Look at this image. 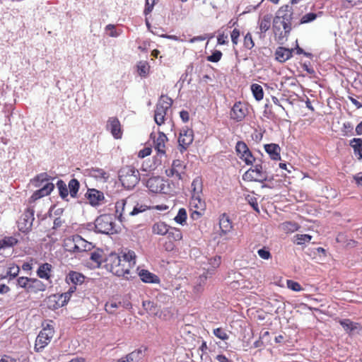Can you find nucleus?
<instances>
[{
    "label": "nucleus",
    "instance_id": "1",
    "mask_svg": "<svg viewBox=\"0 0 362 362\" xmlns=\"http://www.w3.org/2000/svg\"><path fill=\"white\" fill-rule=\"evenodd\" d=\"M121 256L115 252H111L104 259L105 267L118 276H124L129 273V269L136 264L135 252L131 250L122 253Z\"/></svg>",
    "mask_w": 362,
    "mask_h": 362
},
{
    "label": "nucleus",
    "instance_id": "2",
    "mask_svg": "<svg viewBox=\"0 0 362 362\" xmlns=\"http://www.w3.org/2000/svg\"><path fill=\"white\" fill-rule=\"evenodd\" d=\"M118 177L124 188L132 189L139 183L140 174L134 167L125 165L118 171Z\"/></svg>",
    "mask_w": 362,
    "mask_h": 362
},
{
    "label": "nucleus",
    "instance_id": "3",
    "mask_svg": "<svg viewBox=\"0 0 362 362\" xmlns=\"http://www.w3.org/2000/svg\"><path fill=\"white\" fill-rule=\"evenodd\" d=\"M296 18V17L294 15L291 6L287 4L281 6L273 19L274 31H280L279 23H281V21L293 23Z\"/></svg>",
    "mask_w": 362,
    "mask_h": 362
},
{
    "label": "nucleus",
    "instance_id": "4",
    "mask_svg": "<svg viewBox=\"0 0 362 362\" xmlns=\"http://www.w3.org/2000/svg\"><path fill=\"white\" fill-rule=\"evenodd\" d=\"M172 105L173 100L170 98L161 95L156 105L154 113V121L158 126L164 123L167 111L171 107Z\"/></svg>",
    "mask_w": 362,
    "mask_h": 362
},
{
    "label": "nucleus",
    "instance_id": "5",
    "mask_svg": "<svg viewBox=\"0 0 362 362\" xmlns=\"http://www.w3.org/2000/svg\"><path fill=\"white\" fill-rule=\"evenodd\" d=\"M194 141V132L192 129L185 127H183L180 132L178 137V145L180 153H183L187 149L189 145Z\"/></svg>",
    "mask_w": 362,
    "mask_h": 362
},
{
    "label": "nucleus",
    "instance_id": "6",
    "mask_svg": "<svg viewBox=\"0 0 362 362\" xmlns=\"http://www.w3.org/2000/svg\"><path fill=\"white\" fill-rule=\"evenodd\" d=\"M53 335L54 330L49 326L41 330L35 341V350L40 351L44 349L50 342Z\"/></svg>",
    "mask_w": 362,
    "mask_h": 362
},
{
    "label": "nucleus",
    "instance_id": "7",
    "mask_svg": "<svg viewBox=\"0 0 362 362\" xmlns=\"http://www.w3.org/2000/svg\"><path fill=\"white\" fill-rule=\"evenodd\" d=\"M146 187L153 193H167L165 191V181L159 176H154L148 179Z\"/></svg>",
    "mask_w": 362,
    "mask_h": 362
},
{
    "label": "nucleus",
    "instance_id": "8",
    "mask_svg": "<svg viewBox=\"0 0 362 362\" xmlns=\"http://www.w3.org/2000/svg\"><path fill=\"white\" fill-rule=\"evenodd\" d=\"M107 130L110 131L115 139L122 138V131L119 120L116 117H110L106 124Z\"/></svg>",
    "mask_w": 362,
    "mask_h": 362
},
{
    "label": "nucleus",
    "instance_id": "9",
    "mask_svg": "<svg viewBox=\"0 0 362 362\" xmlns=\"http://www.w3.org/2000/svg\"><path fill=\"white\" fill-rule=\"evenodd\" d=\"M85 196L92 206H99L105 200L103 192L93 188L88 189Z\"/></svg>",
    "mask_w": 362,
    "mask_h": 362
},
{
    "label": "nucleus",
    "instance_id": "10",
    "mask_svg": "<svg viewBox=\"0 0 362 362\" xmlns=\"http://www.w3.org/2000/svg\"><path fill=\"white\" fill-rule=\"evenodd\" d=\"M230 118L237 122L242 121L246 116V108L245 105L240 102H236L231 110H230Z\"/></svg>",
    "mask_w": 362,
    "mask_h": 362
},
{
    "label": "nucleus",
    "instance_id": "11",
    "mask_svg": "<svg viewBox=\"0 0 362 362\" xmlns=\"http://www.w3.org/2000/svg\"><path fill=\"white\" fill-rule=\"evenodd\" d=\"M252 170L256 175L255 177L257 180V182L262 183L264 181L273 180V177L270 176L266 170H264L262 163L255 164L253 168H252Z\"/></svg>",
    "mask_w": 362,
    "mask_h": 362
},
{
    "label": "nucleus",
    "instance_id": "12",
    "mask_svg": "<svg viewBox=\"0 0 362 362\" xmlns=\"http://www.w3.org/2000/svg\"><path fill=\"white\" fill-rule=\"evenodd\" d=\"M280 31H274L275 34H278L279 41L287 40L291 31L292 30L293 23H288L285 21H281L279 23Z\"/></svg>",
    "mask_w": 362,
    "mask_h": 362
},
{
    "label": "nucleus",
    "instance_id": "13",
    "mask_svg": "<svg viewBox=\"0 0 362 362\" xmlns=\"http://www.w3.org/2000/svg\"><path fill=\"white\" fill-rule=\"evenodd\" d=\"M142 350L136 349L121 358L112 360V362H138L142 358Z\"/></svg>",
    "mask_w": 362,
    "mask_h": 362
},
{
    "label": "nucleus",
    "instance_id": "14",
    "mask_svg": "<svg viewBox=\"0 0 362 362\" xmlns=\"http://www.w3.org/2000/svg\"><path fill=\"white\" fill-rule=\"evenodd\" d=\"M293 49L279 47L275 52V58L279 62H285L292 57Z\"/></svg>",
    "mask_w": 362,
    "mask_h": 362
},
{
    "label": "nucleus",
    "instance_id": "15",
    "mask_svg": "<svg viewBox=\"0 0 362 362\" xmlns=\"http://www.w3.org/2000/svg\"><path fill=\"white\" fill-rule=\"evenodd\" d=\"M265 151L269 154L270 158L274 160H280V146L276 144H267L264 146Z\"/></svg>",
    "mask_w": 362,
    "mask_h": 362
},
{
    "label": "nucleus",
    "instance_id": "16",
    "mask_svg": "<svg viewBox=\"0 0 362 362\" xmlns=\"http://www.w3.org/2000/svg\"><path fill=\"white\" fill-rule=\"evenodd\" d=\"M34 214L35 211L33 209H27L21 215L18 223L24 225L25 226H33L35 221Z\"/></svg>",
    "mask_w": 362,
    "mask_h": 362
},
{
    "label": "nucleus",
    "instance_id": "17",
    "mask_svg": "<svg viewBox=\"0 0 362 362\" xmlns=\"http://www.w3.org/2000/svg\"><path fill=\"white\" fill-rule=\"evenodd\" d=\"M158 136L154 140L155 149L157 150L158 154H165V143L168 140L166 135L161 132H158Z\"/></svg>",
    "mask_w": 362,
    "mask_h": 362
},
{
    "label": "nucleus",
    "instance_id": "18",
    "mask_svg": "<svg viewBox=\"0 0 362 362\" xmlns=\"http://www.w3.org/2000/svg\"><path fill=\"white\" fill-rule=\"evenodd\" d=\"M221 258L220 256H215L208 259V267H204L207 274L211 276L214 274V270L218 268L221 264Z\"/></svg>",
    "mask_w": 362,
    "mask_h": 362
},
{
    "label": "nucleus",
    "instance_id": "19",
    "mask_svg": "<svg viewBox=\"0 0 362 362\" xmlns=\"http://www.w3.org/2000/svg\"><path fill=\"white\" fill-rule=\"evenodd\" d=\"M349 145L354 150L355 156L358 160H362V139L354 138L350 140Z\"/></svg>",
    "mask_w": 362,
    "mask_h": 362
},
{
    "label": "nucleus",
    "instance_id": "20",
    "mask_svg": "<svg viewBox=\"0 0 362 362\" xmlns=\"http://www.w3.org/2000/svg\"><path fill=\"white\" fill-rule=\"evenodd\" d=\"M76 252L89 251L92 249L93 245L79 235H76Z\"/></svg>",
    "mask_w": 362,
    "mask_h": 362
},
{
    "label": "nucleus",
    "instance_id": "21",
    "mask_svg": "<svg viewBox=\"0 0 362 362\" xmlns=\"http://www.w3.org/2000/svg\"><path fill=\"white\" fill-rule=\"evenodd\" d=\"M192 194V196L199 197L202 194L203 182L201 177H196L191 184Z\"/></svg>",
    "mask_w": 362,
    "mask_h": 362
},
{
    "label": "nucleus",
    "instance_id": "22",
    "mask_svg": "<svg viewBox=\"0 0 362 362\" xmlns=\"http://www.w3.org/2000/svg\"><path fill=\"white\" fill-rule=\"evenodd\" d=\"M55 177L49 175L47 173H41L37 175L33 179V182H34V185L36 187H40L41 185L45 182H49V181H53Z\"/></svg>",
    "mask_w": 362,
    "mask_h": 362
},
{
    "label": "nucleus",
    "instance_id": "23",
    "mask_svg": "<svg viewBox=\"0 0 362 362\" xmlns=\"http://www.w3.org/2000/svg\"><path fill=\"white\" fill-rule=\"evenodd\" d=\"M125 205L126 201L124 199L118 201L115 204V214L121 223L125 221V217L124 216L125 214Z\"/></svg>",
    "mask_w": 362,
    "mask_h": 362
},
{
    "label": "nucleus",
    "instance_id": "24",
    "mask_svg": "<svg viewBox=\"0 0 362 362\" xmlns=\"http://www.w3.org/2000/svg\"><path fill=\"white\" fill-rule=\"evenodd\" d=\"M56 186L58 189L59 195L62 199L68 201L69 190L68 185L62 180H58Z\"/></svg>",
    "mask_w": 362,
    "mask_h": 362
},
{
    "label": "nucleus",
    "instance_id": "25",
    "mask_svg": "<svg viewBox=\"0 0 362 362\" xmlns=\"http://www.w3.org/2000/svg\"><path fill=\"white\" fill-rule=\"evenodd\" d=\"M211 277L209 274H207L206 272H204L202 274L199 275L198 277L196 284L194 287V291L196 293H200L202 292L204 289V286L206 284V279Z\"/></svg>",
    "mask_w": 362,
    "mask_h": 362
},
{
    "label": "nucleus",
    "instance_id": "26",
    "mask_svg": "<svg viewBox=\"0 0 362 362\" xmlns=\"http://www.w3.org/2000/svg\"><path fill=\"white\" fill-rule=\"evenodd\" d=\"M139 274L141 281L145 283H158L159 281L157 276L147 270L143 269L139 272Z\"/></svg>",
    "mask_w": 362,
    "mask_h": 362
},
{
    "label": "nucleus",
    "instance_id": "27",
    "mask_svg": "<svg viewBox=\"0 0 362 362\" xmlns=\"http://www.w3.org/2000/svg\"><path fill=\"white\" fill-rule=\"evenodd\" d=\"M80 188V182L76 178H72L68 183V190L71 197L76 198Z\"/></svg>",
    "mask_w": 362,
    "mask_h": 362
},
{
    "label": "nucleus",
    "instance_id": "28",
    "mask_svg": "<svg viewBox=\"0 0 362 362\" xmlns=\"http://www.w3.org/2000/svg\"><path fill=\"white\" fill-rule=\"evenodd\" d=\"M52 269V265L48 263H45L40 266L37 271V276L41 279H48L49 278V272Z\"/></svg>",
    "mask_w": 362,
    "mask_h": 362
},
{
    "label": "nucleus",
    "instance_id": "29",
    "mask_svg": "<svg viewBox=\"0 0 362 362\" xmlns=\"http://www.w3.org/2000/svg\"><path fill=\"white\" fill-rule=\"evenodd\" d=\"M165 233L170 241L180 240L182 238V233L178 228H168Z\"/></svg>",
    "mask_w": 362,
    "mask_h": 362
},
{
    "label": "nucleus",
    "instance_id": "30",
    "mask_svg": "<svg viewBox=\"0 0 362 362\" xmlns=\"http://www.w3.org/2000/svg\"><path fill=\"white\" fill-rule=\"evenodd\" d=\"M252 95L256 100L259 101L264 98V90L262 87L257 83H252L250 86Z\"/></svg>",
    "mask_w": 362,
    "mask_h": 362
},
{
    "label": "nucleus",
    "instance_id": "31",
    "mask_svg": "<svg viewBox=\"0 0 362 362\" xmlns=\"http://www.w3.org/2000/svg\"><path fill=\"white\" fill-rule=\"evenodd\" d=\"M271 19H272V15L267 14L264 15L262 18V19L259 21V26L261 33H266L271 26Z\"/></svg>",
    "mask_w": 362,
    "mask_h": 362
},
{
    "label": "nucleus",
    "instance_id": "32",
    "mask_svg": "<svg viewBox=\"0 0 362 362\" xmlns=\"http://www.w3.org/2000/svg\"><path fill=\"white\" fill-rule=\"evenodd\" d=\"M76 235L69 237L64 241V247L71 252H76Z\"/></svg>",
    "mask_w": 362,
    "mask_h": 362
},
{
    "label": "nucleus",
    "instance_id": "33",
    "mask_svg": "<svg viewBox=\"0 0 362 362\" xmlns=\"http://www.w3.org/2000/svg\"><path fill=\"white\" fill-rule=\"evenodd\" d=\"M189 206L192 208L202 210L205 208V202L201 199L200 196H192L189 202Z\"/></svg>",
    "mask_w": 362,
    "mask_h": 362
},
{
    "label": "nucleus",
    "instance_id": "34",
    "mask_svg": "<svg viewBox=\"0 0 362 362\" xmlns=\"http://www.w3.org/2000/svg\"><path fill=\"white\" fill-rule=\"evenodd\" d=\"M29 291L28 292H35L36 293L38 291H43L45 289V286L42 283L41 281L37 279H31L30 282Z\"/></svg>",
    "mask_w": 362,
    "mask_h": 362
},
{
    "label": "nucleus",
    "instance_id": "35",
    "mask_svg": "<svg viewBox=\"0 0 362 362\" xmlns=\"http://www.w3.org/2000/svg\"><path fill=\"white\" fill-rule=\"evenodd\" d=\"M103 223H106L107 226L109 225V226H115L110 216L108 214H103L98 217L95 221L94 226H99Z\"/></svg>",
    "mask_w": 362,
    "mask_h": 362
},
{
    "label": "nucleus",
    "instance_id": "36",
    "mask_svg": "<svg viewBox=\"0 0 362 362\" xmlns=\"http://www.w3.org/2000/svg\"><path fill=\"white\" fill-rule=\"evenodd\" d=\"M317 17V13L310 12L308 13L305 14L301 17L300 19V21L296 24L293 25V27H296L297 25H301V24H305L309 23L313 21H314Z\"/></svg>",
    "mask_w": 362,
    "mask_h": 362
},
{
    "label": "nucleus",
    "instance_id": "37",
    "mask_svg": "<svg viewBox=\"0 0 362 362\" xmlns=\"http://www.w3.org/2000/svg\"><path fill=\"white\" fill-rule=\"evenodd\" d=\"M144 308L151 315H157L159 311L157 305L150 300L143 302Z\"/></svg>",
    "mask_w": 362,
    "mask_h": 362
},
{
    "label": "nucleus",
    "instance_id": "38",
    "mask_svg": "<svg viewBox=\"0 0 362 362\" xmlns=\"http://www.w3.org/2000/svg\"><path fill=\"white\" fill-rule=\"evenodd\" d=\"M187 218V214L186 209L184 208H180L178 210L177 215L174 218V220L177 223L183 226L186 223Z\"/></svg>",
    "mask_w": 362,
    "mask_h": 362
},
{
    "label": "nucleus",
    "instance_id": "39",
    "mask_svg": "<svg viewBox=\"0 0 362 362\" xmlns=\"http://www.w3.org/2000/svg\"><path fill=\"white\" fill-rule=\"evenodd\" d=\"M69 279L74 284H81L84 281V276L76 272H71L69 274Z\"/></svg>",
    "mask_w": 362,
    "mask_h": 362
},
{
    "label": "nucleus",
    "instance_id": "40",
    "mask_svg": "<svg viewBox=\"0 0 362 362\" xmlns=\"http://www.w3.org/2000/svg\"><path fill=\"white\" fill-rule=\"evenodd\" d=\"M239 158L247 165H252L254 161L257 160V158L254 157L250 149L245 153L241 154Z\"/></svg>",
    "mask_w": 362,
    "mask_h": 362
},
{
    "label": "nucleus",
    "instance_id": "41",
    "mask_svg": "<svg viewBox=\"0 0 362 362\" xmlns=\"http://www.w3.org/2000/svg\"><path fill=\"white\" fill-rule=\"evenodd\" d=\"M293 242L297 245H303L311 240L312 236L308 234H297L293 237Z\"/></svg>",
    "mask_w": 362,
    "mask_h": 362
},
{
    "label": "nucleus",
    "instance_id": "42",
    "mask_svg": "<svg viewBox=\"0 0 362 362\" xmlns=\"http://www.w3.org/2000/svg\"><path fill=\"white\" fill-rule=\"evenodd\" d=\"M139 74L141 77H146L148 73L149 66L146 62H140L137 66Z\"/></svg>",
    "mask_w": 362,
    "mask_h": 362
},
{
    "label": "nucleus",
    "instance_id": "43",
    "mask_svg": "<svg viewBox=\"0 0 362 362\" xmlns=\"http://www.w3.org/2000/svg\"><path fill=\"white\" fill-rule=\"evenodd\" d=\"M249 150L248 146L245 144V142L243 141H238L235 145V151L238 156H240L243 153H245Z\"/></svg>",
    "mask_w": 362,
    "mask_h": 362
},
{
    "label": "nucleus",
    "instance_id": "44",
    "mask_svg": "<svg viewBox=\"0 0 362 362\" xmlns=\"http://www.w3.org/2000/svg\"><path fill=\"white\" fill-rule=\"evenodd\" d=\"M245 200L251 206V207L252 208V209L254 211L259 213V206H258L257 199L256 197L248 194L245 197Z\"/></svg>",
    "mask_w": 362,
    "mask_h": 362
},
{
    "label": "nucleus",
    "instance_id": "45",
    "mask_svg": "<svg viewBox=\"0 0 362 362\" xmlns=\"http://www.w3.org/2000/svg\"><path fill=\"white\" fill-rule=\"evenodd\" d=\"M148 209V206L144 204H137L134 206L133 209L128 213L129 216H136L139 213L144 212Z\"/></svg>",
    "mask_w": 362,
    "mask_h": 362
},
{
    "label": "nucleus",
    "instance_id": "46",
    "mask_svg": "<svg viewBox=\"0 0 362 362\" xmlns=\"http://www.w3.org/2000/svg\"><path fill=\"white\" fill-rule=\"evenodd\" d=\"M222 52L220 50H214L212 54L206 57V60L210 62L216 63L219 62L222 57Z\"/></svg>",
    "mask_w": 362,
    "mask_h": 362
},
{
    "label": "nucleus",
    "instance_id": "47",
    "mask_svg": "<svg viewBox=\"0 0 362 362\" xmlns=\"http://www.w3.org/2000/svg\"><path fill=\"white\" fill-rule=\"evenodd\" d=\"M90 259L95 262L97 264V267H100L102 262H104V259L102 255V252L100 251L93 252L91 253Z\"/></svg>",
    "mask_w": 362,
    "mask_h": 362
},
{
    "label": "nucleus",
    "instance_id": "48",
    "mask_svg": "<svg viewBox=\"0 0 362 362\" xmlns=\"http://www.w3.org/2000/svg\"><path fill=\"white\" fill-rule=\"evenodd\" d=\"M121 302L110 301L107 302L105 305V310L110 314L115 313V309L119 308L121 305Z\"/></svg>",
    "mask_w": 362,
    "mask_h": 362
},
{
    "label": "nucleus",
    "instance_id": "49",
    "mask_svg": "<svg viewBox=\"0 0 362 362\" xmlns=\"http://www.w3.org/2000/svg\"><path fill=\"white\" fill-rule=\"evenodd\" d=\"M30 282V278L28 277H19L17 280V284L19 287L25 288L28 292L29 291V286Z\"/></svg>",
    "mask_w": 362,
    "mask_h": 362
},
{
    "label": "nucleus",
    "instance_id": "50",
    "mask_svg": "<svg viewBox=\"0 0 362 362\" xmlns=\"http://www.w3.org/2000/svg\"><path fill=\"white\" fill-rule=\"evenodd\" d=\"M243 45L247 49H251L254 47L255 42L252 40L251 33H247L244 37Z\"/></svg>",
    "mask_w": 362,
    "mask_h": 362
},
{
    "label": "nucleus",
    "instance_id": "51",
    "mask_svg": "<svg viewBox=\"0 0 362 362\" xmlns=\"http://www.w3.org/2000/svg\"><path fill=\"white\" fill-rule=\"evenodd\" d=\"M105 31H110L108 35L112 37H117L120 35L121 31L119 32L116 30L115 25L112 24H108L105 26Z\"/></svg>",
    "mask_w": 362,
    "mask_h": 362
},
{
    "label": "nucleus",
    "instance_id": "52",
    "mask_svg": "<svg viewBox=\"0 0 362 362\" xmlns=\"http://www.w3.org/2000/svg\"><path fill=\"white\" fill-rule=\"evenodd\" d=\"M353 129L354 126L350 122H346L343 124L342 132L344 136H348L349 134L354 135Z\"/></svg>",
    "mask_w": 362,
    "mask_h": 362
},
{
    "label": "nucleus",
    "instance_id": "53",
    "mask_svg": "<svg viewBox=\"0 0 362 362\" xmlns=\"http://www.w3.org/2000/svg\"><path fill=\"white\" fill-rule=\"evenodd\" d=\"M18 243V239L15 237H4L2 239V243L5 247H12Z\"/></svg>",
    "mask_w": 362,
    "mask_h": 362
},
{
    "label": "nucleus",
    "instance_id": "54",
    "mask_svg": "<svg viewBox=\"0 0 362 362\" xmlns=\"http://www.w3.org/2000/svg\"><path fill=\"white\" fill-rule=\"evenodd\" d=\"M231 224H232V222L230 219L229 216L227 214L223 213L220 216L219 226H221L222 225L223 226H231Z\"/></svg>",
    "mask_w": 362,
    "mask_h": 362
},
{
    "label": "nucleus",
    "instance_id": "55",
    "mask_svg": "<svg viewBox=\"0 0 362 362\" xmlns=\"http://www.w3.org/2000/svg\"><path fill=\"white\" fill-rule=\"evenodd\" d=\"M253 171L252 170V168L248 169L243 175V180L248 182H257V178L253 175Z\"/></svg>",
    "mask_w": 362,
    "mask_h": 362
},
{
    "label": "nucleus",
    "instance_id": "56",
    "mask_svg": "<svg viewBox=\"0 0 362 362\" xmlns=\"http://www.w3.org/2000/svg\"><path fill=\"white\" fill-rule=\"evenodd\" d=\"M214 334L220 339L226 340L228 339V335L222 328H216L214 329Z\"/></svg>",
    "mask_w": 362,
    "mask_h": 362
},
{
    "label": "nucleus",
    "instance_id": "57",
    "mask_svg": "<svg viewBox=\"0 0 362 362\" xmlns=\"http://www.w3.org/2000/svg\"><path fill=\"white\" fill-rule=\"evenodd\" d=\"M54 185L52 182H47L44 186L40 187V189L45 193L46 196L50 194L54 189Z\"/></svg>",
    "mask_w": 362,
    "mask_h": 362
},
{
    "label": "nucleus",
    "instance_id": "58",
    "mask_svg": "<svg viewBox=\"0 0 362 362\" xmlns=\"http://www.w3.org/2000/svg\"><path fill=\"white\" fill-rule=\"evenodd\" d=\"M286 284L288 288L294 291H300L303 289L300 284L292 280H287Z\"/></svg>",
    "mask_w": 362,
    "mask_h": 362
},
{
    "label": "nucleus",
    "instance_id": "59",
    "mask_svg": "<svg viewBox=\"0 0 362 362\" xmlns=\"http://www.w3.org/2000/svg\"><path fill=\"white\" fill-rule=\"evenodd\" d=\"M20 272V268L16 265H12L8 268V271L7 274L11 276L12 278H15L18 276Z\"/></svg>",
    "mask_w": 362,
    "mask_h": 362
},
{
    "label": "nucleus",
    "instance_id": "60",
    "mask_svg": "<svg viewBox=\"0 0 362 362\" xmlns=\"http://www.w3.org/2000/svg\"><path fill=\"white\" fill-rule=\"evenodd\" d=\"M46 195L45 194V193L40 188L33 192V194L30 197V199L31 202H35V201H36L42 197H44Z\"/></svg>",
    "mask_w": 362,
    "mask_h": 362
},
{
    "label": "nucleus",
    "instance_id": "61",
    "mask_svg": "<svg viewBox=\"0 0 362 362\" xmlns=\"http://www.w3.org/2000/svg\"><path fill=\"white\" fill-rule=\"evenodd\" d=\"M240 37V31L237 28H234L230 33L231 41L233 45H237Z\"/></svg>",
    "mask_w": 362,
    "mask_h": 362
},
{
    "label": "nucleus",
    "instance_id": "62",
    "mask_svg": "<svg viewBox=\"0 0 362 362\" xmlns=\"http://www.w3.org/2000/svg\"><path fill=\"white\" fill-rule=\"evenodd\" d=\"M95 228L96 229L95 232L104 233L106 235H112V234L118 233L117 228H107V229L105 230H100L98 228Z\"/></svg>",
    "mask_w": 362,
    "mask_h": 362
},
{
    "label": "nucleus",
    "instance_id": "63",
    "mask_svg": "<svg viewBox=\"0 0 362 362\" xmlns=\"http://www.w3.org/2000/svg\"><path fill=\"white\" fill-rule=\"evenodd\" d=\"M257 253H258L259 256L263 259H269L272 257L270 252L264 248L259 249L257 251Z\"/></svg>",
    "mask_w": 362,
    "mask_h": 362
},
{
    "label": "nucleus",
    "instance_id": "64",
    "mask_svg": "<svg viewBox=\"0 0 362 362\" xmlns=\"http://www.w3.org/2000/svg\"><path fill=\"white\" fill-rule=\"evenodd\" d=\"M228 36L225 35L223 33L218 35L217 37V43L220 45H223L228 44V41L227 40Z\"/></svg>",
    "mask_w": 362,
    "mask_h": 362
}]
</instances>
